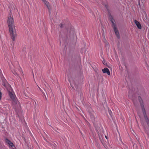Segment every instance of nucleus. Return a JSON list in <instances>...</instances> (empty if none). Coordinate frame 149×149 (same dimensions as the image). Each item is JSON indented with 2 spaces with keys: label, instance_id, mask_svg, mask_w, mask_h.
Segmentation results:
<instances>
[{
  "label": "nucleus",
  "instance_id": "16",
  "mask_svg": "<svg viewBox=\"0 0 149 149\" xmlns=\"http://www.w3.org/2000/svg\"><path fill=\"white\" fill-rule=\"evenodd\" d=\"M103 63L104 65L105 64V62L104 61V62H103Z\"/></svg>",
  "mask_w": 149,
  "mask_h": 149
},
{
  "label": "nucleus",
  "instance_id": "17",
  "mask_svg": "<svg viewBox=\"0 0 149 149\" xmlns=\"http://www.w3.org/2000/svg\"><path fill=\"white\" fill-rule=\"evenodd\" d=\"M96 73H97V74L98 73V70L96 71Z\"/></svg>",
  "mask_w": 149,
  "mask_h": 149
},
{
  "label": "nucleus",
  "instance_id": "12",
  "mask_svg": "<svg viewBox=\"0 0 149 149\" xmlns=\"http://www.w3.org/2000/svg\"><path fill=\"white\" fill-rule=\"evenodd\" d=\"M70 83H71V86L72 87V88H73L74 89V88H77L76 86H75V87H74V84L72 82H71Z\"/></svg>",
  "mask_w": 149,
  "mask_h": 149
},
{
  "label": "nucleus",
  "instance_id": "10",
  "mask_svg": "<svg viewBox=\"0 0 149 149\" xmlns=\"http://www.w3.org/2000/svg\"><path fill=\"white\" fill-rule=\"evenodd\" d=\"M6 143L9 145L10 146L12 147L14 146L13 144V143L10 141L9 140H8V139H6Z\"/></svg>",
  "mask_w": 149,
  "mask_h": 149
},
{
  "label": "nucleus",
  "instance_id": "14",
  "mask_svg": "<svg viewBox=\"0 0 149 149\" xmlns=\"http://www.w3.org/2000/svg\"><path fill=\"white\" fill-rule=\"evenodd\" d=\"M2 97V93L1 92H0V100H1Z\"/></svg>",
  "mask_w": 149,
  "mask_h": 149
},
{
  "label": "nucleus",
  "instance_id": "4",
  "mask_svg": "<svg viewBox=\"0 0 149 149\" xmlns=\"http://www.w3.org/2000/svg\"><path fill=\"white\" fill-rule=\"evenodd\" d=\"M7 22L9 27L15 26L14 22L12 15H10V16L8 17Z\"/></svg>",
  "mask_w": 149,
  "mask_h": 149
},
{
  "label": "nucleus",
  "instance_id": "8",
  "mask_svg": "<svg viewBox=\"0 0 149 149\" xmlns=\"http://www.w3.org/2000/svg\"><path fill=\"white\" fill-rule=\"evenodd\" d=\"M137 27L139 29H141V26L139 22L137 21L136 20H135L134 21Z\"/></svg>",
  "mask_w": 149,
  "mask_h": 149
},
{
  "label": "nucleus",
  "instance_id": "1",
  "mask_svg": "<svg viewBox=\"0 0 149 149\" xmlns=\"http://www.w3.org/2000/svg\"><path fill=\"white\" fill-rule=\"evenodd\" d=\"M9 92V95L10 98L12 100L14 104H17V106H20L19 102L16 99L15 96L14 94L13 91L11 89L8 90Z\"/></svg>",
  "mask_w": 149,
  "mask_h": 149
},
{
  "label": "nucleus",
  "instance_id": "7",
  "mask_svg": "<svg viewBox=\"0 0 149 149\" xmlns=\"http://www.w3.org/2000/svg\"><path fill=\"white\" fill-rule=\"evenodd\" d=\"M114 30V31L116 35L118 38H120V35L119 32L117 28V27H116L114 28H113Z\"/></svg>",
  "mask_w": 149,
  "mask_h": 149
},
{
  "label": "nucleus",
  "instance_id": "6",
  "mask_svg": "<svg viewBox=\"0 0 149 149\" xmlns=\"http://www.w3.org/2000/svg\"><path fill=\"white\" fill-rule=\"evenodd\" d=\"M102 71L103 73H107V74H110V71L109 69L107 68H105L102 70Z\"/></svg>",
  "mask_w": 149,
  "mask_h": 149
},
{
  "label": "nucleus",
  "instance_id": "18",
  "mask_svg": "<svg viewBox=\"0 0 149 149\" xmlns=\"http://www.w3.org/2000/svg\"><path fill=\"white\" fill-rule=\"evenodd\" d=\"M44 2H45L46 0H42Z\"/></svg>",
  "mask_w": 149,
  "mask_h": 149
},
{
  "label": "nucleus",
  "instance_id": "2",
  "mask_svg": "<svg viewBox=\"0 0 149 149\" xmlns=\"http://www.w3.org/2000/svg\"><path fill=\"white\" fill-rule=\"evenodd\" d=\"M9 29L11 39L14 41L17 36L15 26L9 27Z\"/></svg>",
  "mask_w": 149,
  "mask_h": 149
},
{
  "label": "nucleus",
  "instance_id": "3",
  "mask_svg": "<svg viewBox=\"0 0 149 149\" xmlns=\"http://www.w3.org/2000/svg\"><path fill=\"white\" fill-rule=\"evenodd\" d=\"M67 35L71 37H74L76 36L74 29L71 27L68 28L67 29Z\"/></svg>",
  "mask_w": 149,
  "mask_h": 149
},
{
  "label": "nucleus",
  "instance_id": "11",
  "mask_svg": "<svg viewBox=\"0 0 149 149\" xmlns=\"http://www.w3.org/2000/svg\"><path fill=\"white\" fill-rule=\"evenodd\" d=\"M44 3L46 5L47 7L49 9V5L48 3V2H47V1H46Z\"/></svg>",
  "mask_w": 149,
  "mask_h": 149
},
{
  "label": "nucleus",
  "instance_id": "13",
  "mask_svg": "<svg viewBox=\"0 0 149 149\" xmlns=\"http://www.w3.org/2000/svg\"><path fill=\"white\" fill-rule=\"evenodd\" d=\"M59 26L61 28H63L64 26V24L62 23L61 24H59Z\"/></svg>",
  "mask_w": 149,
  "mask_h": 149
},
{
  "label": "nucleus",
  "instance_id": "15",
  "mask_svg": "<svg viewBox=\"0 0 149 149\" xmlns=\"http://www.w3.org/2000/svg\"><path fill=\"white\" fill-rule=\"evenodd\" d=\"M38 88H39V89L40 90V91H42V90L38 86Z\"/></svg>",
  "mask_w": 149,
  "mask_h": 149
},
{
  "label": "nucleus",
  "instance_id": "9",
  "mask_svg": "<svg viewBox=\"0 0 149 149\" xmlns=\"http://www.w3.org/2000/svg\"><path fill=\"white\" fill-rule=\"evenodd\" d=\"M110 19L112 23V25L113 28H114L116 27V25L114 23V20L111 16L110 17Z\"/></svg>",
  "mask_w": 149,
  "mask_h": 149
},
{
  "label": "nucleus",
  "instance_id": "5",
  "mask_svg": "<svg viewBox=\"0 0 149 149\" xmlns=\"http://www.w3.org/2000/svg\"><path fill=\"white\" fill-rule=\"evenodd\" d=\"M142 110H143V114L144 116L145 117V120H146V123H147V124L149 125V121L148 120V119L147 117H146V115H145V109H144V108H142Z\"/></svg>",
  "mask_w": 149,
  "mask_h": 149
},
{
  "label": "nucleus",
  "instance_id": "19",
  "mask_svg": "<svg viewBox=\"0 0 149 149\" xmlns=\"http://www.w3.org/2000/svg\"><path fill=\"white\" fill-rule=\"evenodd\" d=\"M105 137H106V139H107V136H105Z\"/></svg>",
  "mask_w": 149,
  "mask_h": 149
}]
</instances>
